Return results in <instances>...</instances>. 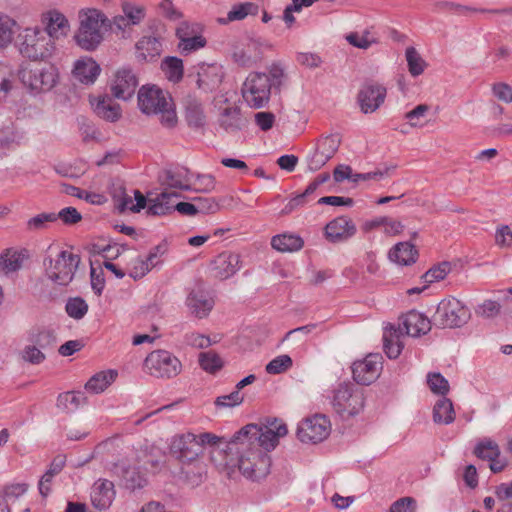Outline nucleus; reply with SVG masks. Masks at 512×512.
I'll list each match as a JSON object with an SVG mask.
<instances>
[{
	"label": "nucleus",
	"instance_id": "1",
	"mask_svg": "<svg viewBox=\"0 0 512 512\" xmlns=\"http://www.w3.org/2000/svg\"><path fill=\"white\" fill-rule=\"evenodd\" d=\"M197 442L201 445V454L204 445L219 447L225 443V449H215L212 460L216 461L215 453L219 456L225 454V461L217 465L224 468H238L247 479L254 481L256 467V424L250 423L237 431L229 441L215 434L205 432L197 435Z\"/></svg>",
	"mask_w": 512,
	"mask_h": 512
},
{
	"label": "nucleus",
	"instance_id": "2",
	"mask_svg": "<svg viewBox=\"0 0 512 512\" xmlns=\"http://www.w3.org/2000/svg\"><path fill=\"white\" fill-rule=\"evenodd\" d=\"M138 106L147 115H160L166 128H174L178 122L172 98L155 86H142L138 92Z\"/></svg>",
	"mask_w": 512,
	"mask_h": 512
},
{
	"label": "nucleus",
	"instance_id": "3",
	"mask_svg": "<svg viewBox=\"0 0 512 512\" xmlns=\"http://www.w3.org/2000/svg\"><path fill=\"white\" fill-rule=\"evenodd\" d=\"M287 434L288 427L279 418H265L258 426V448L265 452L264 455L258 456V477H265L270 473L272 459L268 453L275 450L280 440Z\"/></svg>",
	"mask_w": 512,
	"mask_h": 512
},
{
	"label": "nucleus",
	"instance_id": "4",
	"mask_svg": "<svg viewBox=\"0 0 512 512\" xmlns=\"http://www.w3.org/2000/svg\"><path fill=\"white\" fill-rule=\"evenodd\" d=\"M107 21L108 18L100 10H81L79 28L74 36L77 45L87 51L95 50L103 41L102 26Z\"/></svg>",
	"mask_w": 512,
	"mask_h": 512
},
{
	"label": "nucleus",
	"instance_id": "5",
	"mask_svg": "<svg viewBox=\"0 0 512 512\" xmlns=\"http://www.w3.org/2000/svg\"><path fill=\"white\" fill-rule=\"evenodd\" d=\"M80 263V257L69 251H60L55 258H44L45 275L53 283L61 286L68 285L74 278Z\"/></svg>",
	"mask_w": 512,
	"mask_h": 512
},
{
	"label": "nucleus",
	"instance_id": "6",
	"mask_svg": "<svg viewBox=\"0 0 512 512\" xmlns=\"http://www.w3.org/2000/svg\"><path fill=\"white\" fill-rule=\"evenodd\" d=\"M18 77L30 91L39 93L51 90L58 79V70L54 65H25L18 71Z\"/></svg>",
	"mask_w": 512,
	"mask_h": 512
},
{
	"label": "nucleus",
	"instance_id": "7",
	"mask_svg": "<svg viewBox=\"0 0 512 512\" xmlns=\"http://www.w3.org/2000/svg\"><path fill=\"white\" fill-rule=\"evenodd\" d=\"M55 41L40 28L25 29L20 53L31 60H45L55 51Z\"/></svg>",
	"mask_w": 512,
	"mask_h": 512
},
{
	"label": "nucleus",
	"instance_id": "8",
	"mask_svg": "<svg viewBox=\"0 0 512 512\" xmlns=\"http://www.w3.org/2000/svg\"><path fill=\"white\" fill-rule=\"evenodd\" d=\"M332 406L342 417L357 415L364 407V393L353 384H340L334 391Z\"/></svg>",
	"mask_w": 512,
	"mask_h": 512
},
{
	"label": "nucleus",
	"instance_id": "9",
	"mask_svg": "<svg viewBox=\"0 0 512 512\" xmlns=\"http://www.w3.org/2000/svg\"><path fill=\"white\" fill-rule=\"evenodd\" d=\"M286 81L287 73L281 61L272 62L266 72L258 73V108L265 107L272 91L279 92Z\"/></svg>",
	"mask_w": 512,
	"mask_h": 512
},
{
	"label": "nucleus",
	"instance_id": "10",
	"mask_svg": "<svg viewBox=\"0 0 512 512\" xmlns=\"http://www.w3.org/2000/svg\"><path fill=\"white\" fill-rule=\"evenodd\" d=\"M147 372L156 378L176 377L182 369L180 360L166 350L152 351L144 361Z\"/></svg>",
	"mask_w": 512,
	"mask_h": 512
},
{
	"label": "nucleus",
	"instance_id": "11",
	"mask_svg": "<svg viewBox=\"0 0 512 512\" xmlns=\"http://www.w3.org/2000/svg\"><path fill=\"white\" fill-rule=\"evenodd\" d=\"M470 319V311L456 298L443 300L434 314V322L443 328L460 327Z\"/></svg>",
	"mask_w": 512,
	"mask_h": 512
},
{
	"label": "nucleus",
	"instance_id": "12",
	"mask_svg": "<svg viewBox=\"0 0 512 512\" xmlns=\"http://www.w3.org/2000/svg\"><path fill=\"white\" fill-rule=\"evenodd\" d=\"M331 432L330 420L322 414H316L300 422L297 436L304 443H318L325 440Z\"/></svg>",
	"mask_w": 512,
	"mask_h": 512
},
{
	"label": "nucleus",
	"instance_id": "13",
	"mask_svg": "<svg viewBox=\"0 0 512 512\" xmlns=\"http://www.w3.org/2000/svg\"><path fill=\"white\" fill-rule=\"evenodd\" d=\"M170 452L182 464L197 461L201 455V445L197 442V435L190 432L176 435L170 444Z\"/></svg>",
	"mask_w": 512,
	"mask_h": 512
},
{
	"label": "nucleus",
	"instance_id": "14",
	"mask_svg": "<svg viewBox=\"0 0 512 512\" xmlns=\"http://www.w3.org/2000/svg\"><path fill=\"white\" fill-rule=\"evenodd\" d=\"M383 358L380 354H369L363 360L354 362L352 367L354 380L362 385L373 383L380 376Z\"/></svg>",
	"mask_w": 512,
	"mask_h": 512
},
{
	"label": "nucleus",
	"instance_id": "15",
	"mask_svg": "<svg viewBox=\"0 0 512 512\" xmlns=\"http://www.w3.org/2000/svg\"><path fill=\"white\" fill-rule=\"evenodd\" d=\"M138 84L136 73L130 67H122L114 75L111 93L115 98L127 101L134 96Z\"/></svg>",
	"mask_w": 512,
	"mask_h": 512
},
{
	"label": "nucleus",
	"instance_id": "16",
	"mask_svg": "<svg viewBox=\"0 0 512 512\" xmlns=\"http://www.w3.org/2000/svg\"><path fill=\"white\" fill-rule=\"evenodd\" d=\"M386 88L375 82L365 83L358 93V103L363 113L376 111L385 101Z\"/></svg>",
	"mask_w": 512,
	"mask_h": 512
},
{
	"label": "nucleus",
	"instance_id": "17",
	"mask_svg": "<svg viewBox=\"0 0 512 512\" xmlns=\"http://www.w3.org/2000/svg\"><path fill=\"white\" fill-rule=\"evenodd\" d=\"M340 145L338 135H329L320 139L313 154L309 157L308 167L317 171L323 167L337 152Z\"/></svg>",
	"mask_w": 512,
	"mask_h": 512
},
{
	"label": "nucleus",
	"instance_id": "18",
	"mask_svg": "<svg viewBox=\"0 0 512 512\" xmlns=\"http://www.w3.org/2000/svg\"><path fill=\"white\" fill-rule=\"evenodd\" d=\"M357 228L352 219L347 216L336 217L324 228V236L330 243H342L352 238Z\"/></svg>",
	"mask_w": 512,
	"mask_h": 512
},
{
	"label": "nucleus",
	"instance_id": "19",
	"mask_svg": "<svg viewBox=\"0 0 512 512\" xmlns=\"http://www.w3.org/2000/svg\"><path fill=\"white\" fill-rule=\"evenodd\" d=\"M214 304L213 298L202 287V284L192 289L186 298V305L190 313L199 319L207 317L212 311Z\"/></svg>",
	"mask_w": 512,
	"mask_h": 512
},
{
	"label": "nucleus",
	"instance_id": "20",
	"mask_svg": "<svg viewBox=\"0 0 512 512\" xmlns=\"http://www.w3.org/2000/svg\"><path fill=\"white\" fill-rule=\"evenodd\" d=\"M477 457L487 460L492 472L500 473L508 465L506 458L500 456V449L496 442L490 439H484L475 447Z\"/></svg>",
	"mask_w": 512,
	"mask_h": 512
},
{
	"label": "nucleus",
	"instance_id": "21",
	"mask_svg": "<svg viewBox=\"0 0 512 512\" xmlns=\"http://www.w3.org/2000/svg\"><path fill=\"white\" fill-rule=\"evenodd\" d=\"M398 329L412 337L426 334L431 329L430 320L422 313L412 310L401 317Z\"/></svg>",
	"mask_w": 512,
	"mask_h": 512
},
{
	"label": "nucleus",
	"instance_id": "22",
	"mask_svg": "<svg viewBox=\"0 0 512 512\" xmlns=\"http://www.w3.org/2000/svg\"><path fill=\"white\" fill-rule=\"evenodd\" d=\"M240 256L232 252H222L211 263L213 276L225 280L239 269Z\"/></svg>",
	"mask_w": 512,
	"mask_h": 512
},
{
	"label": "nucleus",
	"instance_id": "23",
	"mask_svg": "<svg viewBox=\"0 0 512 512\" xmlns=\"http://www.w3.org/2000/svg\"><path fill=\"white\" fill-rule=\"evenodd\" d=\"M30 257L25 248H7L0 253V272L10 274L20 270Z\"/></svg>",
	"mask_w": 512,
	"mask_h": 512
},
{
	"label": "nucleus",
	"instance_id": "24",
	"mask_svg": "<svg viewBox=\"0 0 512 512\" xmlns=\"http://www.w3.org/2000/svg\"><path fill=\"white\" fill-rule=\"evenodd\" d=\"M115 490L113 482L100 479L96 481L91 491L92 505L98 510L109 508L114 500Z\"/></svg>",
	"mask_w": 512,
	"mask_h": 512
},
{
	"label": "nucleus",
	"instance_id": "25",
	"mask_svg": "<svg viewBox=\"0 0 512 512\" xmlns=\"http://www.w3.org/2000/svg\"><path fill=\"white\" fill-rule=\"evenodd\" d=\"M162 183L170 188L192 190L191 175L188 169L180 167L168 169L161 176Z\"/></svg>",
	"mask_w": 512,
	"mask_h": 512
},
{
	"label": "nucleus",
	"instance_id": "26",
	"mask_svg": "<svg viewBox=\"0 0 512 512\" xmlns=\"http://www.w3.org/2000/svg\"><path fill=\"white\" fill-rule=\"evenodd\" d=\"M180 197L179 193L163 191L155 198L149 199L147 213L154 216L170 214L174 211L175 204L173 199Z\"/></svg>",
	"mask_w": 512,
	"mask_h": 512
},
{
	"label": "nucleus",
	"instance_id": "27",
	"mask_svg": "<svg viewBox=\"0 0 512 512\" xmlns=\"http://www.w3.org/2000/svg\"><path fill=\"white\" fill-rule=\"evenodd\" d=\"M100 71V66L92 58H83L76 61L73 74L81 83L92 84L97 79Z\"/></svg>",
	"mask_w": 512,
	"mask_h": 512
},
{
	"label": "nucleus",
	"instance_id": "28",
	"mask_svg": "<svg viewBox=\"0 0 512 512\" xmlns=\"http://www.w3.org/2000/svg\"><path fill=\"white\" fill-rule=\"evenodd\" d=\"M345 40L353 47L367 50L379 43V35L373 26L366 27L361 31L350 32Z\"/></svg>",
	"mask_w": 512,
	"mask_h": 512
},
{
	"label": "nucleus",
	"instance_id": "29",
	"mask_svg": "<svg viewBox=\"0 0 512 512\" xmlns=\"http://www.w3.org/2000/svg\"><path fill=\"white\" fill-rule=\"evenodd\" d=\"M136 57L141 61H151L161 53V42L154 36H143L136 43Z\"/></svg>",
	"mask_w": 512,
	"mask_h": 512
},
{
	"label": "nucleus",
	"instance_id": "30",
	"mask_svg": "<svg viewBox=\"0 0 512 512\" xmlns=\"http://www.w3.org/2000/svg\"><path fill=\"white\" fill-rule=\"evenodd\" d=\"M45 31L55 41L60 36L65 35V30L68 28V20L58 11H50L43 17Z\"/></svg>",
	"mask_w": 512,
	"mask_h": 512
},
{
	"label": "nucleus",
	"instance_id": "31",
	"mask_svg": "<svg viewBox=\"0 0 512 512\" xmlns=\"http://www.w3.org/2000/svg\"><path fill=\"white\" fill-rule=\"evenodd\" d=\"M402 334L401 330L395 328L393 325H390L384 331V350L390 359H396L401 354L404 346L401 341Z\"/></svg>",
	"mask_w": 512,
	"mask_h": 512
},
{
	"label": "nucleus",
	"instance_id": "32",
	"mask_svg": "<svg viewBox=\"0 0 512 512\" xmlns=\"http://www.w3.org/2000/svg\"><path fill=\"white\" fill-rule=\"evenodd\" d=\"M272 247L279 252H296L303 248L304 241L303 239L295 234L291 233H283L274 236L271 239Z\"/></svg>",
	"mask_w": 512,
	"mask_h": 512
},
{
	"label": "nucleus",
	"instance_id": "33",
	"mask_svg": "<svg viewBox=\"0 0 512 512\" xmlns=\"http://www.w3.org/2000/svg\"><path fill=\"white\" fill-rule=\"evenodd\" d=\"M87 398L83 392L68 391L58 395L57 407L66 413H73L84 406Z\"/></svg>",
	"mask_w": 512,
	"mask_h": 512
},
{
	"label": "nucleus",
	"instance_id": "34",
	"mask_svg": "<svg viewBox=\"0 0 512 512\" xmlns=\"http://www.w3.org/2000/svg\"><path fill=\"white\" fill-rule=\"evenodd\" d=\"M94 112L100 118L115 122L121 117V108L118 104L112 103L109 97H100L96 100V103L92 102Z\"/></svg>",
	"mask_w": 512,
	"mask_h": 512
},
{
	"label": "nucleus",
	"instance_id": "35",
	"mask_svg": "<svg viewBox=\"0 0 512 512\" xmlns=\"http://www.w3.org/2000/svg\"><path fill=\"white\" fill-rule=\"evenodd\" d=\"M416 257L417 250L409 242H400L389 251L390 260L400 265H410Z\"/></svg>",
	"mask_w": 512,
	"mask_h": 512
},
{
	"label": "nucleus",
	"instance_id": "36",
	"mask_svg": "<svg viewBox=\"0 0 512 512\" xmlns=\"http://www.w3.org/2000/svg\"><path fill=\"white\" fill-rule=\"evenodd\" d=\"M255 52L256 44L253 40L247 43H238L233 47L232 59L238 66L248 68L253 65Z\"/></svg>",
	"mask_w": 512,
	"mask_h": 512
},
{
	"label": "nucleus",
	"instance_id": "37",
	"mask_svg": "<svg viewBox=\"0 0 512 512\" xmlns=\"http://www.w3.org/2000/svg\"><path fill=\"white\" fill-rule=\"evenodd\" d=\"M116 377L115 370L100 371L87 381L85 389L94 394L101 393L115 381Z\"/></svg>",
	"mask_w": 512,
	"mask_h": 512
},
{
	"label": "nucleus",
	"instance_id": "38",
	"mask_svg": "<svg viewBox=\"0 0 512 512\" xmlns=\"http://www.w3.org/2000/svg\"><path fill=\"white\" fill-rule=\"evenodd\" d=\"M455 419L453 404L448 398L438 399L433 407V421L437 424L448 425Z\"/></svg>",
	"mask_w": 512,
	"mask_h": 512
},
{
	"label": "nucleus",
	"instance_id": "39",
	"mask_svg": "<svg viewBox=\"0 0 512 512\" xmlns=\"http://www.w3.org/2000/svg\"><path fill=\"white\" fill-rule=\"evenodd\" d=\"M256 5L252 2H243L234 4L225 18H218L217 22L221 25H227L234 21L244 20L248 15H253Z\"/></svg>",
	"mask_w": 512,
	"mask_h": 512
},
{
	"label": "nucleus",
	"instance_id": "40",
	"mask_svg": "<svg viewBox=\"0 0 512 512\" xmlns=\"http://www.w3.org/2000/svg\"><path fill=\"white\" fill-rule=\"evenodd\" d=\"M186 120L190 127L201 128L205 125L206 117L204 115L202 104L194 98L186 102Z\"/></svg>",
	"mask_w": 512,
	"mask_h": 512
},
{
	"label": "nucleus",
	"instance_id": "41",
	"mask_svg": "<svg viewBox=\"0 0 512 512\" xmlns=\"http://www.w3.org/2000/svg\"><path fill=\"white\" fill-rule=\"evenodd\" d=\"M161 69L164 72L166 78L171 82L177 83L183 78V61L178 57H165L162 60Z\"/></svg>",
	"mask_w": 512,
	"mask_h": 512
},
{
	"label": "nucleus",
	"instance_id": "42",
	"mask_svg": "<svg viewBox=\"0 0 512 512\" xmlns=\"http://www.w3.org/2000/svg\"><path fill=\"white\" fill-rule=\"evenodd\" d=\"M330 178V175L328 173H323L318 175L312 182L309 183V185L306 187L305 191L294 198H292L288 206L290 209H294L298 206L304 205L307 201V198L311 196L320 185L327 182Z\"/></svg>",
	"mask_w": 512,
	"mask_h": 512
},
{
	"label": "nucleus",
	"instance_id": "43",
	"mask_svg": "<svg viewBox=\"0 0 512 512\" xmlns=\"http://www.w3.org/2000/svg\"><path fill=\"white\" fill-rule=\"evenodd\" d=\"M408 71L413 77H417L427 68L426 61L414 47H407L405 51Z\"/></svg>",
	"mask_w": 512,
	"mask_h": 512
},
{
	"label": "nucleus",
	"instance_id": "44",
	"mask_svg": "<svg viewBox=\"0 0 512 512\" xmlns=\"http://www.w3.org/2000/svg\"><path fill=\"white\" fill-rule=\"evenodd\" d=\"M181 473L185 475L189 483L198 485L205 475V465L200 459L195 462H186V464H182Z\"/></svg>",
	"mask_w": 512,
	"mask_h": 512
},
{
	"label": "nucleus",
	"instance_id": "45",
	"mask_svg": "<svg viewBox=\"0 0 512 512\" xmlns=\"http://www.w3.org/2000/svg\"><path fill=\"white\" fill-rule=\"evenodd\" d=\"M56 221V213L43 212L27 220L25 230L27 232H38L46 229L50 223Z\"/></svg>",
	"mask_w": 512,
	"mask_h": 512
},
{
	"label": "nucleus",
	"instance_id": "46",
	"mask_svg": "<svg viewBox=\"0 0 512 512\" xmlns=\"http://www.w3.org/2000/svg\"><path fill=\"white\" fill-rule=\"evenodd\" d=\"M122 12L131 26L140 24L146 16L145 7L132 2H123Z\"/></svg>",
	"mask_w": 512,
	"mask_h": 512
},
{
	"label": "nucleus",
	"instance_id": "47",
	"mask_svg": "<svg viewBox=\"0 0 512 512\" xmlns=\"http://www.w3.org/2000/svg\"><path fill=\"white\" fill-rule=\"evenodd\" d=\"M65 311L69 317L80 320L87 314L88 304L81 297H71L66 302Z\"/></svg>",
	"mask_w": 512,
	"mask_h": 512
},
{
	"label": "nucleus",
	"instance_id": "48",
	"mask_svg": "<svg viewBox=\"0 0 512 512\" xmlns=\"http://www.w3.org/2000/svg\"><path fill=\"white\" fill-rule=\"evenodd\" d=\"M199 365L206 372L215 373L223 367V361L218 354L208 351L199 354Z\"/></svg>",
	"mask_w": 512,
	"mask_h": 512
},
{
	"label": "nucleus",
	"instance_id": "49",
	"mask_svg": "<svg viewBox=\"0 0 512 512\" xmlns=\"http://www.w3.org/2000/svg\"><path fill=\"white\" fill-rule=\"evenodd\" d=\"M16 22L6 14L0 13V48L6 47L13 39V27Z\"/></svg>",
	"mask_w": 512,
	"mask_h": 512
},
{
	"label": "nucleus",
	"instance_id": "50",
	"mask_svg": "<svg viewBox=\"0 0 512 512\" xmlns=\"http://www.w3.org/2000/svg\"><path fill=\"white\" fill-rule=\"evenodd\" d=\"M244 101L252 108L256 107V72L248 75L241 89Z\"/></svg>",
	"mask_w": 512,
	"mask_h": 512
},
{
	"label": "nucleus",
	"instance_id": "51",
	"mask_svg": "<svg viewBox=\"0 0 512 512\" xmlns=\"http://www.w3.org/2000/svg\"><path fill=\"white\" fill-rule=\"evenodd\" d=\"M206 39L202 35H194L178 43V49L182 55H189L206 46Z\"/></svg>",
	"mask_w": 512,
	"mask_h": 512
},
{
	"label": "nucleus",
	"instance_id": "52",
	"mask_svg": "<svg viewBox=\"0 0 512 512\" xmlns=\"http://www.w3.org/2000/svg\"><path fill=\"white\" fill-rule=\"evenodd\" d=\"M429 109L430 108L427 104H419L405 114V119L411 127H423L425 125L424 118L426 117Z\"/></svg>",
	"mask_w": 512,
	"mask_h": 512
},
{
	"label": "nucleus",
	"instance_id": "53",
	"mask_svg": "<svg viewBox=\"0 0 512 512\" xmlns=\"http://www.w3.org/2000/svg\"><path fill=\"white\" fill-rule=\"evenodd\" d=\"M221 79L218 75V68L214 65L203 69V73H198L197 84L200 88H207L210 85L220 83Z\"/></svg>",
	"mask_w": 512,
	"mask_h": 512
},
{
	"label": "nucleus",
	"instance_id": "54",
	"mask_svg": "<svg viewBox=\"0 0 512 512\" xmlns=\"http://www.w3.org/2000/svg\"><path fill=\"white\" fill-rule=\"evenodd\" d=\"M427 384L435 394L445 395L449 391L448 381L440 373H429Z\"/></svg>",
	"mask_w": 512,
	"mask_h": 512
},
{
	"label": "nucleus",
	"instance_id": "55",
	"mask_svg": "<svg viewBox=\"0 0 512 512\" xmlns=\"http://www.w3.org/2000/svg\"><path fill=\"white\" fill-rule=\"evenodd\" d=\"M292 366V359L288 355H280L271 360L266 365V371L269 374H280Z\"/></svg>",
	"mask_w": 512,
	"mask_h": 512
},
{
	"label": "nucleus",
	"instance_id": "56",
	"mask_svg": "<svg viewBox=\"0 0 512 512\" xmlns=\"http://www.w3.org/2000/svg\"><path fill=\"white\" fill-rule=\"evenodd\" d=\"M55 340V335L50 330H41L31 336L32 344L39 347L42 351L48 348H52L54 346Z\"/></svg>",
	"mask_w": 512,
	"mask_h": 512
},
{
	"label": "nucleus",
	"instance_id": "57",
	"mask_svg": "<svg viewBox=\"0 0 512 512\" xmlns=\"http://www.w3.org/2000/svg\"><path fill=\"white\" fill-rule=\"evenodd\" d=\"M500 311L501 305L493 300H485L475 309L476 315L487 319L496 317Z\"/></svg>",
	"mask_w": 512,
	"mask_h": 512
},
{
	"label": "nucleus",
	"instance_id": "58",
	"mask_svg": "<svg viewBox=\"0 0 512 512\" xmlns=\"http://www.w3.org/2000/svg\"><path fill=\"white\" fill-rule=\"evenodd\" d=\"M495 244L500 248L512 247V229L508 225H499L495 231Z\"/></svg>",
	"mask_w": 512,
	"mask_h": 512
},
{
	"label": "nucleus",
	"instance_id": "59",
	"mask_svg": "<svg viewBox=\"0 0 512 512\" xmlns=\"http://www.w3.org/2000/svg\"><path fill=\"white\" fill-rule=\"evenodd\" d=\"M22 359L30 364L38 365L46 359V356L39 347L30 344L23 349Z\"/></svg>",
	"mask_w": 512,
	"mask_h": 512
},
{
	"label": "nucleus",
	"instance_id": "60",
	"mask_svg": "<svg viewBox=\"0 0 512 512\" xmlns=\"http://www.w3.org/2000/svg\"><path fill=\"white\" fill-rule=\"evenodd\" d=\"M244 400V395L239 391H233L228 395L219 396L215 399L217 408H228L239 405Z\"/></svg>",
	"mask_w": 512,
	"mask_h": 512
},
{
	"label": "nucleus",
	"instance_id": "61",
	"mask_svg": "<svg viewBox=\"0 0 512 512\" xmlns=\"http://www.w3.org/2000/svg\"><path fill=\"white\" fill-rule=\"evenodd\" d=\"M492 93L499 101L509 104L512 103V87L504 82L494 83Z\"/></svg>",
	"mask_w": 512,
	"mask_h": 512
},
{
	"label": "nucleus",
	"instance_id": "62",
	"mask_svg": "<svg viewBox=\"0 0 512 512\" xmlns=\"http://www.w3.org/2000/svg\"><path fill=\"white\" fill-rule=\"evenodd\" d=\"M58 219L66 225H73L82 220V215L74 207H65L56 213V221Z\"/></svg>",
	"mask_w": 512,
	"mask_h": 512
},
{
	"label": "nucleus",
	"instance_id": "63",
	"mask_svg": "<svg viewBox=\"0 0 512 512\" xmlns=\"http://www.w3.org/2000/svg\"><path fill=\"white\" fill-rule=\"evenodd\" d=\"M415 510L416 501L411 497H403L391 505L389 512H415Z\"/></svg>",
	"mask_w": 512,
	"mask_h": 512
},
{
	"label": "nucleus",
	"instance_id": "64",
	"mask_svg": "<svg viewBox=\"0 0 512 512\" xmlns=\"http://www.w3.org/2000/svg\"><path fill=\"white\" fill-rule=\"evenodd\" d=\"M495 495L499 501L507 502L506 504H510L512 502V481L501 483L495 489Z\"/></svg>",
	"mask_w": 512,
	"mask_h": 512
}]
</instances>
